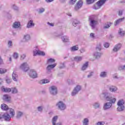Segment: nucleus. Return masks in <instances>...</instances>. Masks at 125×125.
I'll use <instances>...</instances> for the list:
<instances>
[{"mask_svg": "<svg viewBox=\"0 0 125 125\" xmlns=\"http://www.w3.org/2000/svg\"><path fill=\"white\" fill-rule=\"evenodd\" d=\"M3 99L6 102H10V97L8 95H4Z\"/></svg>", "mask_w": 125, "mask_h": 125, "instance_id": "obj_16", "label": "nucleus"}, {"mask_svg": "<svg viewBox=\"0 0 125 125\" xmlns=\"http://www.w3.org/2000/svg\"><path fill=\"white\" fill-rule=\"evenodd\" d=\"M45 11V9L44 8H40L37 10L38 13H39L40 14L43 13V12H44Z\"/></svg>", "mask_w": 125, "mask_h": 125, "instance_id": "obj_40", "label": "nucleus"}, {"mask_svg": "<svg viewBox=\"0 0 125 125\" xmlns=\"http://www.w3.org/2000/svg\"><path fill=\"white\" fill-rule=\"evenodd\" d=\"M9 113L11 115L10 117H11L12 118H14V116H15V111H14V109L12 108H10Z\"/></svg>", "mask_w": 125, "mask_h": 125, "instance_id": "obj_24", "label": "nucleus"}, {"mask_svg": "<svg viewBox=\"0 0 125 125\" xmlns=\"http://www.w3.org/2000/svg\"><path fill=\"white\" fill-rule=\"evenodd\" d=\"M82 90V86L80 85H77L73 90V91L71 92V96H75V95H77Z\"/></svg>", "mask_w": 125, "mask_h": 125, "instance_id": "obj_4", "label": "nucleus"}, {"mask_svg": "<svg viewBox=\"0 0 125 125\" xmlns=\"http://www.w3.org/2000/svg\"><path fill=\"white\" fill-rule=\"evenodd\" d=\"M119 70H125V64L124 65L119 66Z\"/></svg>", "mask_w": 125, "mask_h": 125, "instance_id": "obj_53", "label": "nucleus"}, {"mask_svg": "<svg viewBox=\"0 0 125 125\" xmlns=\"http://www.w3.org/2000/svg\"><path fill=\"white\" fill-rule=\"evenodd\" d=\"M112 24V22H107V23L104 26V29H109Z\"/></svg>", "mask_w": 125, "mask_h": 125, "instance_id": "obj_36", "label": "nucleus"}, {"mask_svg": "<svg viewBox=\"0 0 125 125\" xmlns=\"http://www.w3.org/2000/svg\"><path fill=\"white\" fill-rule=\"evenodd\" d=\"M56 63H54L53 64H49L47 66L46 70L47 71V74H51V70L52 69H54L55 67H56Z\"/></svg>", "mask_w": 125, "mask_h": 125, "instance_id": "obj_10", "label": "nucleus"}, {"mask_svg": "<svg viewBox=\"0 0 125 125\" xmlns=\"http://www.w3.org/2000/svg\"><path fill=\"white\" fill-rule=\"evenodd\" d=\"M90 38H92V39H95V34L93 33H91L90 34Z\"/></svg>", "mask_w": 125, "mask_h": 125, "instance_id": "obj_54", "label": "nucleus"}, {"mask_svg": "<svg viewBox=\"0 0 125 125\" xmlns=\"http://www.w3.org/2000/svg\"><path fill=\"white\" fill-rule=\"evenodd\" d=\"M118 15H119V16H122V15H123V10H119Z\"/></svg>", "mask_w": 125, "mask_h": 125, "instance_id": "obj_61", "label": "nucleus"}, {"mask_svg": "<svg viewBox=\"0 0 125 125\" xmlns=\"http://www.w3.org/2000/svg\"><path fill=\"white\" fill-rule=\"evenodd\" d=\"M121 47H122V44L121 43L117 44L114 47L113 51H114L115 52H117V51H118L119 49H121Z\"/></svg>", "mask_w": 125, "mask_h": 125, "instance_id": "obj_14", "label": "nucleus"}, {"mask_svg": "<svg viewBox=\"0 0 125 125\" xmlns=\"http://www.w3.org/2000/svg\"><path fill=\"white\" fill-rule=\"evenodd\" d=\"M12 78L13 81H14L15 82H17L18 79V75H17V74H16V73L14 72H13Z\"/></svg>", "mask_w": 125, "mask_h": 125, "instance_id": "obj_21", "label": "nucleus"}, {"mask_svg": "<svg viewBox=\"0 0 125 125\" xmlns=\"http://www.w3.org/2000/svg\"><path fill=\"white\" fill-rule=\"evenodd\" d=\"M54 0H45L46 2H51L52 1H53Z\"/></svg>", "mask_w": 125, "mask_h": 125, "instance_id": "obj_64", "label": "nucleus"}, {"mask_svg": "<svg viewBox=\"0 0 125 125\" xmlns=\"http://www.w3.org/2000/svg\"><path fill=\"white\" fill-rule=\"evenodd\" d=\"M113 79H119V78L118 77V75H117V74L113 75Z\"/></svg>", "mask_w": 125, "mask_h": 125, "instance_id": "obj_62", "label": "nucleus"}, {"mask_svg": "<svg viewBox=\"0 0 125 125\" xmlns=\"http://www.w3.org/2000/svg\"><path fill=\"white\" fill-rule=\"evenodd\" d=\"M20 22L16 21L14 23L13 25V28H15V29H17L20 27Z\"/></svg>", "mask_w": 125, "mask_h": 125, "instance_id": "obj_29", "label": "nucleus"}, {"mask_svg": "<svg viewBox=\"0 0 125 125\" xmlns=\"http://www.w3.org/2000/svg\"><path fill=\"white\" fill-rule=\"evenodd\" d=\"M79 50V47L78 45H75L71 47V51H76Z\"/></svg>", "mask_w": 125, "mask_h": 125, "instance_id": "obj_39", "label": "nucleus"}, {"mask_svg": "<svg viewBox=\"0 0 125 125\" xmlns=\"http://www.w3.org/2000/svg\"><path fill=\"white\" fill-rule=\"evenodd\" d=\"M109 90L111 92H116L118 90V88L115 86H110L109 87Z\"/></svg>", "mask_w": 125, "mask_h": 125, "instance_id": "obj_15", "label": "nucleus"}, {"mask_svg": "<svg viewBox=\"0 0 125 125\" xmlns=\"http://www.w3.org/2000/svg\"><path fill=\"white\" fill-rule=\"evenodd\" d=\"M107 74L108 73L106 71L102 72L100 75V77H101V78H106Z\"/></svg>", "mask_w": 125, "mask_h": 125, "instance_id": "obj_31", "label": "nucleus"}, {"mask_svg": "<svg viewBox=\"0 0 125 125\" xmlns=\"http://www.w3.org/2000/svg\"><path fill=\"white\" fill-rule=\"evenodd\" d=\"M88 123H89V120L87 118L84 119L83 121V125H88Z\"/></svg>", "mask_w": 125, "mask_h": 125, "instance_id": "obj_37", "label": "nucleus"}, {"mask_svg": "<svg viewBox=\"0 0 125 125\" xmlns=\"http://www.w3.org/2000/svg\"><path fill=\"white\" fill-rule=\"evenodd\" d=\"M102 55V53L99 52H95L94 53V56L96 59H99L100 57H101Z\"/></svg>", "mask_w": 125, "mask_h": 125, "instance_id": "obj_17", "label": "nucleus"}, {"mask_svg": "<svg viewBox=\"0 0 125 125\" xmlns=\"http://www.w3.org/2000/svg\"><path fill=\"white\" fill-rule=\"evenodd\" d=\"M56 106L59 110H61V111H64L66 109V104L63 102L60 101L57 103Z\"/></svg>", "mask_w": 125, "mask_h": 125, "instance_id": "obj_5", "label": "nucleus"}, {"mask_svg": "<svg viewBox=\"0 0 125 125\" xmlns=\"http://www.w3.org/2000/svg\"><path fill=\"white\" fill-rule=\"evenodd\" d=\"M14 58H15V59H17L18 58V54L17 53H15L14 54Z\"/></svg>", "mask_w": 125, "mask_h": 125, "instance_id": "obj_56", "label": "nucleus"}, {"mask_svg": "<svg viewBox=\"0 0 125 125\" xmlns=\"http://www.w3.org/2000/svg\"><path fill=\"white\" fill-rule=\"evenodd\" d=\"M2 91L3 92H10L11 91V88H4V87H2L1 88Z\"/></svg>", "mask_w": 125, "mask_h": 125, "instance_id": "obj_30", "label": "nucleus"}, {"mask_svg": "<svg viewBox=\"0 0 125 125\" xmlns=\"http://www.w3.org/2000/svg\"><path fill=\"white\" fill-rule=\"evenodd\" d=\"M12 8L13 9V10L15 11H17V12L19 11V7H18L15 4L13 5L12 6Z\"/></svg>", "mask_w": 125, "mask_h": 125, "instance_id": "obj_41", "label": "nucleus"}, {"mask_svg": "<svg viewBox=\"0 0 125 125\" xmlns=\"http://www.w3.org/2000/svg\"><path fill=\"white\" fill-rule=\"evenodd\" d=\"M1 109L4 111H6L8 110V106L5 104H3L1 105Z\"/></svg>", "mask_w": 125, "mask_h": 125, "instance_id": "obj_27", "label": "nucleus"}, {"mask_svg": "<svg viewBox=\"0 0 125 125\" xmlns=\"http://www.w3.org/2000/svg\"><path fill=\"white\" fill-rule=\"evenodd\" d=\"M74 59L76 62H81L83 60V57L77 56L74 57Z\"/></svg>", "mask_w": 125, "mask_h": 125, "instance_id": "obj_25", "label": "nucleus"}, {"mask_svg": "<svg viewBox=\"0 0 125 125\" xmlns=\"http://www.w3.org/2000/svg\"><path fill=\"white\" fill-rule=\"evenodd\" d=\"M93 76V72H90L89 75H87V78H89Z\"/></svg>", "mask_w": 125, "mask_h": 125, "instance_id": "obj_59", "label": "nucleus"}, {"mask_svg": "<svg viewBox=\"0 0 125 125\" xmlns=\"http://www.w3.org/2000/svg\"><path fill=\"white\" fill-rule=\"evenodd\" d=\"M55 62V60L53 59H49L47 61L48 64H52V63H54Z\"/></svg>", "mask_w": 125, "mask_h": 125, "instance_id": "obj_44", "label": "nucleus"}, {"mask_svg": "<svg viewBox=\"0 0 125 125\" xmlns=\"http://www.w3.org/2000/svg\"><path fill=\"white\" fill-rule=\"evenodd\" d=\"M58 120V116H54L52 120V123L53 125H56V122Z\"/></svg>", "mask_w": 125, "mask_h": 125, "instance_id": "obj_23", "label": "nucleus"}, {"mask_svg": "<svg viewBox=\"0 0 125 125\" xmlns=\"http://www.w3.org/2000/svg\"><path fill=\"white\" fill-rule=\"evenodd\" d=\"M12 93L13 94H15L16 93H18V90L16 88H12Z\"/></svg>", "mask_w": 125, "mask_h": 125, "instance_id": "obj_47", "label": "nucleus"}, {"mask_svg": "<svg viewBox=\"0 0 125 125\" xmlns=\"http://www.w3.org/2000/svg\"><path fill=\"white\" fill-rule=\"evenodd\" d=\"M67 83L68 84L71 85V84H74L75 83V81L71 79H68L67 80Z\"/></svg>", "mask_w": 125, "mask_h": 125, "instance_id": "obj_46", "label": "nucleus"}, {"mask_svg": "<svg viewBox=\"0 0 125 125\" xmlns=\"http://www.w3.org/2000/svg\"><path fill=\"white\" fill-rule=\"evenodd\" d=\"M83 6V0H80L79 1L77 2L76 5L74 7V10L75 11H78V10H79V9H81L82 8V7Z\"/></svg>", "mask_w": 125, "mask_h": 125, "instance_id": "obj_9", "label": "nucleus"}, {"mask_svg": "<svg viewBox=\"0 0 125 125\" xmlns=\"http://www.w3.org/2000/svg\"><path fill=\"white\" fill-rule=\"evenodd\" d=\"M8 44L9 46H12V42H11L10 41H9Z\"/></svg>", "mask_w": 125, "mask_h": 125, "instance_id": "obj_63", "label": "nucleus"}, {"mask_svg": "<svg viewBox=\"0 0 125 125\" xmlns=\"http://www.w3.org/2000/svg\"><path fill=\"white\" fill-rule=\"evenodd\" d=\"M49 91L51 95H56L58 93L57 87L51 86L49 88Z\"/></svg>", "mask_w": 125, "mask_h": 125, "instance_id": "obj_7", "label": "nucleus"}, {"mask_svg": "<svg viewBox=\"0 0 125 125\" xmlns=\"http://www.w3.org/2000/svg\"><path fill=\"white\" fill-rule=\"evenodd\" d=\"M110 44H109V43L108 42H105L104 43V47H105L106 48H108V47L109 46Z\"/></svg>", "mask_w": 125, "mask_h": 125, "instance_id": "obj_55", "label": "nucleus"}, {"mask_svg": "<svg viewBox=\"0 0 125 125\" xmlns=\"http://www.w3.org/2000/svg\"><path fill=\"white\" fill-rule=\"evenodd\" d=\"M94 1H95V0H86L87 4H91V3H93Z\"/></svg>", "mask_w": 125, "mask_h": 125, "instance_id": "obj_50", "label": "nucleus"}, {"mask_svg": "<svg viewBox=\"0 0 125 125\" xmlns=\"http://www.w3.org/2000/svg\"><path fill=\"white\" fill-rule=\"evenodd\" d=\"M125 110V106L124 105H118V107L117 108V110L119 112H122Z\"/></svg>", "mask_w": 125, "mask_h": 125, "instance_id": "obj_33", "label": "nucleus"}, {"mask_svg": "<svg viewBox=\"0 0 125 125\" xmlns=\"http://www.w3.org/2000/svg\"><path fill=\"white\" fill-rule=\"evenodd\" d=\"M101 99H104L106 101H109L113 104H115L116 99V98H113L112 94L110 92H104L100 95Z\"/></svg>", "mask_w": 125, "mask_h": 125, "instance_id": "obj_1", "label": "nucleus"}, {"mask_svg": "<svg viewBox=\"0 0 125 125\" xmlns=\"http://www.w3.org/2000/svg\"><path fill=\"white\" fill-rule=\"evenodd\" d=\"M113 103H111V102L109 103H106L105 104H104V106H103V109L104 110H108V109H110L112 107Z\"/></svg>", "mask_w": 125, "mask_h": 125, "instance_id": "obj_12", "label": "nucleus"}, {"mask_svg": "<svg viewBox=\"0 0 125 125\" xmlns=\"http://www.w3.org/2000/svg\"><path fill=\"white\" fill-rule=\"evenodd\" d=\"M11 118L10 115L7 112L4 113L3 114V119L5 122H10Z\"/></svg>", "mask_w": 125, "mask_h": 125, "instance_id": "obj_11", "label": "nucleus"}, {"mask_svg": "<svg viewBox=\"0 0 125 125\" xmlns=\"http://www.w3.org/2000/svg\"><path fill=\"white\" fill-rule=\"evenodd\" d=\"M22 116H23V112L20 111H17L16 113V118L17 119H20Z\"/></svg>", "mask_w": 125, "mask_h": 125, "instance_id": "obj_20", "label": "nucleus"}, {"mask_svg": "<svg viewBox=\"0 0 125 125\" xmlns=\"http://www.w3.org/2000/svg\"><path fill=\"white\" fill-rule=\"evenodd\" d=\"M7 72V70L4 68H0V74H5Z\"/></svg>", "mask_w": 125, "mask_h": 125, "instance_id": "obj_43", "label": "nucleus"}, {"mask_svg": "<svg viewBox=\"0 0 125 125\" xmlns=\"http://www.w3.org/2000/svg\"><path fill=\"white\" fill-rule=\"evenodd\" d=\"M79 23H80V21H78L77 20H74L72 23V25L74 27H77V25H78Z\"/></svg>", "mask_w": 125, "mask_h": 125, "instance_id": "obj_38", "label": "nucleus"}, {"mask_svg": "<svg viewBox=\"0 0 125 125\" xmlns=\"http://www.w3.org/2000/svg\"><path fill=\"white\" fill-rule=\"evenodd\" d=\"M62 40L63 42H68L69 37L67 36H64L62 37Z\"/></svg>", "mask_w": 125, "mask_h": 125, "instance_id": "obj_22", "label": "nucleus"}, {"mask_svg": "<svg viewBox=\"0 0 125 125\" xmlns=\"http://www.w3.org/2000/svg\"><path fill=\"white\" fill-rule=\"evenodd\" d=\"M65 67H66V66H65V62L61 63L59 66L60 69H63V68H65Z\"/></svg>", "mask_w": 125, "mask_h": 125, "instance_id": "obj_48", "label": "nucleus"}, {"mask_svg": "<svg viewBox=\"0 0 125 125\" xmlns=\"http://www.w3.org/2000/svg\"><path fill=\"white\" fill-rule=\"evenodd\" d=\"M30 39H31V36H30V35L26 34L23 37V42H28V41H30Z\"/></svg>", "mask_w": 125, "mask_h": 125, "instance_id": "obj_19", "label": "nucleus"}, {"mask_svg": "<svg viewBox=\"0 0 125 125\" xmlns=\"http://www.w3.org/2000/svg\"><path fill=\"white\" fill-rule=\"evenodd\" d=\"M124 104H125L124 100H120L117 103L118 106H124Z\"/></svg>", "mask_w": 125, "mask_h": 125, "instance_id": "obj_45", "label": "nucleus"}, {"mask_svg": "<svg viewBox=\"0 0 125 125\" xmlns=\"http://www.w3.org/2000/svg\"><path fill=\"white\" fill-rule=\"evenodd\" d=\"M119 35L122 37L125 36V32L123 30V29H120L119 31L118 32Z\"/></svg>", "mask_w": 125, "mask_h": 125, "instance_id": "obj_42", "label": "nucleus"}, {"mask_svg": "<svg viewBox=\"0 0 125 125\" xmlns=\"http://www.w3.org/2000/svg\"><path fill=\"white\" fill-rule=\"evenodd\" d=\"M20 68L21 70L23 71V72H28L30 67L29 66V64L27 62H23L20 66Z\"/></svg>", "mask_w": 125, "mask_h": 125, "instance_id": "obj_6", "label": "nucleus"}, {"mask_svg": "<svg viewBox=\"0 0 125 125\" xmlns=\"http://www.w3.org/2000/svg\"><path fill=\"white\" fill-rule=\"evenodd\" d=\"M38 55H41L42 56H44L45 55V53L43 51H39Z\"/></svg>", "mask_w": 125, "mask_h": 125, "instance_id": "obj_49", "label": "nucleus"}, {"mask_svg": "<svg viewBox=\"0 0 125 125\" xmlns=\"http://www.w3.org/2000/svg\"><path fill=\"white\" fill-rule=\"evenodd\" d=\"M94 109H99L100 108V103L99 102H96L93 104Z\"/></svg>", "mask_w": 125, "mask_h": 125, "instance_id": "obj_28", "label": "nucleus"}, {"mask_svg": "<svg viewBox=\"0 0 125 125\" xmlns=\"http://www.w3.org/2000/svg\"><path fill=\"white\" fill-rule=\"evenodd\" d=\"M124 20H125V18H123L117 20V21H116L114 23L115 26H117V25H119V24H120V23H122V22H123Z\"/></svg>", "mask_w": 125, "mask_h": 125, "instance_id": "obj_18", "label": "nucleus"}, {"mask_svg": "<svg viewBox=\"0 0 125 125\" xmlns=\"http://www.w3.org/2000/svg\"><path fill=\"white\" fill-rule=\"evenodd\" d=\"M89 25L92 30L95 29V26L98 24V16L92 15L89 17Z\"/></svg>", "mask_w": 125, "mask_h": 125, "instance_id": "obj_2", "label": "nucleus"}, {"mask_svg": "<svg viewBox=\"0 0 125 125\" xmlns=\"http://www.w3.org/2000/svg\"><path fill=\"white\" fill-rule=\"evenodd\" d=\"M101 49H102V46L101 43H99L97 45L96 50V51H101Z\"/></svg>", "mask_w": 125, "mask_h": 125, "instance_id": "obj_32", "label": "nucleus"}, {"mask_svg": "<svg viewBox=\"0 0 125 125\" xmlns=\"http://www.w3.org/2000/svg\"><path fill=\"white\" fill-rule=\"evenodd\" d=\"M77 1V0H70V4H74L75 2Z\"/></svg>", "mask_w": 125, "mask_h": 125, "instance_id": "obj_57", "label": "nucleus"}, {"mask_svg": "<svg viewBox=\"0 0 125 125\" xmlns=\"http://www.w3.org/2000/svg\"><path fill=\"white\" fill-rule=\"evenodd\" d=\"M107 0H99L93 6V8L95 10L99 9V8H101V6L104 4Z\"/></svg>", "mask_w": 125, "mask_h": 125, "instance_id": "obj_3", "label": "nucleus"}, {"mask_svg": "<svg viewBox=\"0 0 125 125\" xmlns=\"http://www.w3.org/2000/svg\"><path fill=\"white\" fill-rule=\"evenodd\" d=\"M105 122H99L96 124V125H104Z\"/></svg>", "mask_w": 125, "mask_h": 125, "instance_id": "obj_52", "label": "nucleus"}, {"mask_svg": "<svg viewBox=\"0 0 125 125\" xmlns=\"http://www.w3.org/2000/svg\"><path fill=\"white\" fill-rule=\"evenodd\" d=\"M37 109L39 112H42V110H43V107L42 106H38L37 107Z\"/></svg>", "mask_w": 125, "mask_h": 125, "instance_id": "obj_51", "label": "nucleus"}, {"mask_svg": "<svg viewBox=\"0 0 125 125\" xmlns=\"http://www.w3.org/2000/svg\"><path fill=\"white\" fill-rule=\"evenodd\" d=\"M49 80H48L47 79L42 80L40 81V83L41 84H43L44 83H49Z\"/></svg>", "mask_w": 125, "mask_h": 125, "instance_id": "obj_35", "label": "nucleus"}, {"mask_svg": "<svg viewBox=\"0 0 125 125\" xmlns=\"http://www.w3.org/2000/svg\"><path fill=\"white\" fill-rule=\"evenodd\" d=\"M39 49L38 48H36L33 50V56H37L38 54H39Z\"/></svg>", "mask_w": 125, "mask_h": 125, "instance_id": "obj_34", "label": "nucleus"}, {"mask_svg": "<svg viewBox=\"0 0 125 125\" xmlns=\"http://www.w3.org/2000/svg\"><path fill=\"white\" fill-rule=\"evenodd\" d=\"M6 82L7 83H11V79H7L6 80Z\"/></svg>", "mask_w": 125, "mask_h": 125, "instance_id": "obj_60", "label": "nucleus"}, {"mask_svg": "<svg viewBox=\"0 0 125 125\" xmlns=\"http://www.w3.org/2000/svg\"><path fill=\"white\" fill-rule=\"evenodd\" d=\"M87 67H88V62H85V63L83 64L82 67V71H85L87 69Z\"/></svg>", "mask_w": 125, "mask_h": 125, "instance_id": "obj_26", "label": "nucleus"}, {"mask_svg": "<svg viewBox=\"0 0 125 125\" xmlns=\"http://www.w3.org/2000/svg\"><path fill=\"white\" fill-rule=\"evenodd\" d=\"M25 57H26V55L25 54H22V55H21V60H23V59H25Z\"/></svg>", "mask_w": 125, "mask_h": 125, "instance_id": "obj_58", "label": "nucleus"}, {"mask_svg": "<svg viewBox=\"0 0 125 125\" xmlns=\"http://www.w3.org/2000/svg\"><path fill=\"white\" fill-rule=\"evenodd\" d=\"M28 75L30 78L32 79H36L38 78V73H37V71L34 69H31L28 72Z\"/></svg>", "mask_w": 125, "mask_h": 125, "instance_id": "obj_8", "label": "nucleus"}, {"mask_svg": "<svg viewBox=\"0 0 125 125\" xmlns=\"http://www.w3.org/2000/svg\"><path fill=\"white\" fill-rule=\"evenodd\" d=\"M32 27H35V23L33 21V20H30L27 23L26 28L29 29L30 28H32Z\"/></svg>", "mask_w": 125, "mask_h": 125, "instance_id": "obj_13", "label": "nucleus"}]
</instances>
